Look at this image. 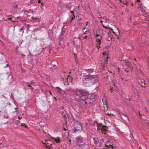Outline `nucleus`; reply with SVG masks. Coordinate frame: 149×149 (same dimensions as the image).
Instances as JSON below:
<instances>
[{
    "label": "nucleus",
    "mask_w": 149,
    "mask_h": 149,
    "mask_svg": "<svg viewBox=\"0 0 149 149\" xmlns=\"http://www.w3.org/2000/svg\"><path fill=\"white\" fill-rule=\"evenodd\" d=\"M97 74L91 75H87L85 76L84 82L87 83V85H91L98 82Z\"/></svg>",
    "instance_id": "obj_1"
},
{
    "label": "nucleus",
    "mask_w": 149,
    "mask_h": 149,
    "mask_svg": "<svg viewBox=\"0 0 149 149\" xmlns=\"http://www.w3.org/2000/svg\"><path fill=\"white\" fill-rule=\"evenodd\" d=\"M77 89L69 88L66 89L65 90L71 92L72 93L71 97L72 99L76 101H78L81 97L80 95L77 92Z\"/></svg>",
    "instance_id": "obj_2"
},
{
    "label": "nucleus",
    "mask_w": 149,
    "mask_h": 149,
    "mask_svg": "<svg viewBox=\"0 0 149 149\" xmlns=\"http://www.w3.org/2000/svg\"><path fill=\"white\" fill-rule=\"evenodd\" d=\"M78 101L79 104L83 106L84 107H86V106L89 107L91 106V102H89L88 100H87L86 98L81 97Z\"/></svg>",
    "instance_id": "obj_3"
},
{
    "label": "nucleus",
    "mask_w": 149,
    "mask_h": 149,
    "mask_svg": "<svg viewBox=\"0 0 149 149\" xmlns=\"http://www.w3.org/2000/svg\"><path fill=\"white\" fill-rule=\"evenodd\" d=\"M74 127L73 128L72 130L74 132L82 130V125L79 122H75L74 124Z\"/></svg>",
    "instance_id": "obj_4"
},
{
    "label": "nucleus",
    "mask_w": 149,
    "mask_h": 149,
    "mask_svg": "<svg viewBox=\"0 0 149 149\" xmlns=\"http://www.w3.org/2000/svg\"><path fill=\"white\" fill-rule=\"evenodd\" d=\"M55 91L61 96L64 98H66L68 97V95L65 91L63 90L61 88L58 87H56L55 88Z\"/></svg>",
    "instance_id": "obj_5"
},
{
    "label": "nucleus",
    "mask_w": 149,
    "mask_h": 149,
    "mask_svg": "<svg viewBox=\"0 0 149 149\" xmlns=\"http://www.w3.org/2000/svg\"><path fill=\"white\" fill-rule=\"evenodd\" d=\"M87 100L89 102H91V105L92 102H94L96 99L95 95L93 93L88 94L87 97Z\"/></svg>",
    "instance_id": "obj_6"
},
{
    "label": "nucleus",
    "mask_w": 149,
    "mask_h": 149,
    "mask_svg": "<svg viewBox=\"0 0 149 149\" xmlns=\"http://www.w3.org/2000/svg\"><path fill=\"white\" fill-rule=\"evenodd\" d=\"M99 31V30L96 31L97 33L95 36L96 38L97 41V45H98L97 46V47L98 49H99L100 48V46H98V45L101 44V42L102 38V36L101 35L99 34L98 33V32Z\"/></svg>",
    "instance_id": "obj_7"
},
{
    "label": "nucleus",
    "mask_w": 149,
    "mask_h": 149,
    "mask_svg": "<svg viewBox=\"0 0 149 149\" xmlns=\"http://www.w3.org/2000/svg\"><path fill=\"white\" fill-rule=\"evenodd\" d=\"M106 127L105 126L102 125V124H97V130H101L102 133L105 134L107 130Z\"/></svg>",
    "instance_id": "obj_8"
},
{
    "label": "nucleus",
    "mask_w": 149,
    "mask_h": 149,
    "mask_svg": "<svg viewBox=\"0 0 149 149\" xmlns=\"http://www.w3.org/2000/svg\"><path fill=\"white\" fill-rule=\"evenodd\" d=\"M75 140L77 143H84L86 139L85 138L80 136L76 137Z\"/></svg>",
    "instance_id": "obj_9"
},
{
    "label": "nucleus",
    "mask_w": 149,
    "mask_h": 149,
    "mask_svg": "<svg viewBox=\"0 0 149 149\" xmlns=\"http://www.w3.org/2000/svg\"><path fill=\"white\" fill-rule=\"evenodd\" d=\"M80 93V96L81 97L86 98L88 95V92L84 89H81L79 91Z\"/></svg>",
    "instance_id": "obj_10"
},
{
    "label": "nucleus",
    "mask_w": 149,
    "mask_h": 149,
    "mask_svg": "<svg viewBox=\"0 0 149 149\" xmlns=\"http://www.w3.org/2000/svg\"><path fill=\"white\" fill-rule=\"evenodd\" d=\"M81 39L79 36L77 38H75L74 40V45L77 46H78L81 45Z\"/></svg>",
    "instance_id": "obj_11"
},
{
    "label": "nucleus",
    "mask_w": 149,
    "mask_h": 149,
    "mask_svg": "<svg viewBox=\"0 0 149 149\" xmlns=\"http://www.w3.org/2000/svg\"><path fill=\"white\" fill-rule=\"evenodd\" d=\"M61 76L62 77V79L63 80V81L67 80V81H68L69 78L70 79V77L69 76H68L67 77V75L66 74L65 72H62L61 73Z\"/></svg>",
    "instance_id": "obj_12"
},
{
    "label": "nucleus",
    "mask_w": 149,
    "mask_h": 149,
    "mask_svg": "<svg viewBox=\"0 0 149 149\" xmlns=\"http://www.w3.org/2000/svg\"><path fill=\"white\" fill-rule=\"evenodd\" d=\"M88 25L87 23H86V25L85 27H84L83 29V32H84V33L87 34L88 33H89V31H90V29L88 28V27H86V26Z\"/></svg>",
    "instance_id": "obj_13"
},
{
    "label": "nucleus",
    "mask_w": 149,
    "mask_h": 149,
    "mask_svg": "<svg viewBox=\"0 0 149 149\" xmlns=\"http://www.w3.org/2000/svg\"><path fill=\"white\" fill-rule=\"evenodd\" d=\"M108 53L106 52H104L103 53V57H104L103 58L104 62H105V63H107V59L108 58Z\"/></svg>",
    "instance_id": "obj_14"
},
{
    "label": "nucleus",
    "mask_w": 149,
    "mask_h": 149,
    "mask_svg": "<svg viewBox=\"0 0 149 149\" xmlns=\"http://www.w3.org/2000/svg\"><path fill=\"white\" fill-rule=\"evenodd\" d=\"M74 13V12L73 11H72L71 13L70 14V18L69 19L70 20V21L69 22L70 23L75 18V15Z\"/></svg>",
    "instance_id": "obj_15"
},
{
    "label": "nucleus",
    "mask_w": 149,
    "mask_h": 149,
    "mask_svg": "<svg viewBox=\"0 0 149 149\" xmlns=\"http://www.w3.org/2000/svg\"><path fill=\"white\" fill-rule=\"evenodd\" d=\"M106 147L107 149H114L116 148L115 146H113L112 145L109 144H106Z\"/></svg>",
    "instance_id": "obj_16"
},
{
    "label": "nucleus",
    "mask_w": 149,
    "mask_h": 149,
    "mask_svg": "<svg viewBox=\"0 0 149 149\" xmlns=\"http://www.w3.org/2000/svg\"><path fill=\"white\" fill-rule=\"evenodd\" d=\"M51 138L52 140L55 141L57 143H60V139L59 137H58L56 138H55L52 137Z\"/></svg>",
    "instance_id": "obj_17"
},
{
    "label": "nucleus",
    "mask_w": 149,
    "mask_h": 149,
    "mask_svg": "<svg viewBox=\"0 0 149 149\" xmlns=\"http://www.w3.org/2000/svg\"><path fill=\"white\" fill-rule=\"evenodd\" d=\"M136 1H137L136 5H137V7L139 8L141 7L142 6V4L141 3H139V2H140V0H136Z\"/></svg>",
    "instance_id": "obj_18"
},
{
    "label": "nucleus",
    "mask_w": 149,
    "mask_h": 149,
    "mask_svg": "<svg viewBox=\"0 0 149 149\" xmlns=\"http://www.w3.org/2000/svg\"><path fill=\"white\" fill-rule=\"evenodd\" d=\"M47 123V120L44 121L43 120H42L40 122V125L43 126L45 125Z\"/></svg>",
    "instance_id": "obj_19"
},
{
    "label": "nucleus",
    "mask_w": 149,
    "mask_h": 149,
    "mask_svg": "<svg viewBox=\"0 0 149 149\" xmlns=\"http://www.w3.org/2000/svg\"><path fill=\"white\" fill-rule=\"evenodd\" d=\"M94 139V142L95 143L97 144L99 143V140L97 137H94L93 138Z\"/></svg>",
    "instance_id": "obj_20"
},
{
    "label": "nucleus",
    "mask_w": 149,
    "mask_h": 149,
    "mask_svg": "<svg viewBox=\"0 0 149 149\" xmlns=\"http://www.w3.org/2000/svg\"><path fill=\"white\" fill-rule=\"evenodd\" d=\"M121 117L124 120H128V118L125 114H123V116H121Z\"/></svg>",
    "instance_id": "obj_21"
},
{
    "label": "nucleus",
    "mask_w": 149,
    "mask_h": 149,
    "mask_svg": "<svg viewBox=\"0 0 149 149\" xmlns=\"http://www.w3.org/2000/svg\"><path fill=\"white\" fill-rule=\"evenodd\" d=\"M13 77L12 75L10 74L8 75V77L7 78V79L9 81H11Z\"/></svg>",
    "instance_id": "obj_22"
},
{
    "label": "nucleus",
    "mask_w": 149,
    "mask_h": 149,
    "mask_svg": "<svg viewBox=\"0 0 149 149\" xmlns=\"http://www.w3.org/2000/svg\"><path fill=\"white\" fill-rule=\"evenodd\" d=\"M82 23L81 22H79L78 21H77L74 24V25L75 26H81L82 25Z\"/></svg>",
    "instance_id": "obj_23"
},
{
    "label": "nucleus",
    "mask_w": 149,
    "mask_h": 149,
    "mask_svg": "<svg viewBox=\"0 0 149 149\" xmlns=\"http://www.w3.org/2000/svg\"><path fill=\"white\" fill-rule=\"evenodd\" d=\"M140 84L143 87H145L146 86L145 83L144 82V81L143 80H141Z\"/></svg>",
    "instance_id": "obj_24"
},
{
    "label": "nucleus",
    "mask_w": 149,
    "mask_h": 149,
    "mask_svg": "<svg viewBox=\"0 0 149 149\" xmlns=\"http://www.w3.org/2000/svg\"><path fill=\"white\" fill-rule=\"evenodd\" d=\"M17 8V4H14L13 5V8H14V11H15Z\"/></svg>",
    "instance_id": "obj_25"
},
{
    "label": "nucleus",
    "mask_w": 149,
    "mask_h": 149,
    "mask_svg": "<svg viewBox=\"0 0 149 149\" xmlns=\"http://www.w3.org/2000/svg\"><path fill=\"white\" fill-rule=\"evenodd\" d=\"M133 89L134 91V93L136 94H138V91L136 88L134 87L133 88Z\"/></svg>",
    "instance_id": "obj_26"
},
{
    "label": "nucleus",
    "mask_w": 149,
    "mask_h": 149,
    "mask_svg": "<svg viewBox=\"0 0 149 149\" xmlns=\"http://www.w3.org/2000/svg\"><path fill=\"white\" fill-rule=\"evenodd\" d=\"M87 72L89 73H91L93 72V70L92 69H88L87 70Z\"/></svg>",
    "instance_id": "obj_27"
},
{
    "label": "nucleus",
    "mask_w": 149,
    "mask_h": 149,
    "mask_svg": "<svg viewBox=\"0 0 149 149\" xmlns=\"http://www.w3.org/2000/svg\"><path fill=\"white\" fill-rule=\"evenodd\" d=\"M120 1L121 2H123V4H125L127 3V2L126 0H120Z\"/></svg>",
    "instance_id": "obj_28"
},
{
    "label": "nucleus",
    "mask_w": 149,
    "mask_h": 149,
    "mask_svg": "<svg viewBox=\"0 0 149 149\" xmlns=\"http://www.w3.org/2000/svg\"><path fill=\"white\" fill-rule=\"evenodd\" d=\"M149 109V105L148 107H146L145 108V109L147 112H148V111Z\"/></svg>",
    "instance_id": "obj_29"
},
{
    "label": "nucleus",
    "mask_w": 149,
    "mask_h": 149,
    "mask_svg": "<svg viewBox=\"0 0 149 149\" xmlns=\"http://www.w3.org/2000/svg\"><path fill=\"white\" fill-rule=\"evenodd\" d=\"M103 63H104L103 64V65H102H102H101V66H102V67L103 68H104V67H105V66L106 65V63H105V62H104V61L103 62Z\"/></svg>",
    "instance_id": "obj_30"
},
{
    "label": "nucleus",
    "mask_w": 149,
    "mask_h": 149,
    "mask_svg": "<svg viewBox=\"0 0 149 149\" xmlns=\"http://www.w3.org/2000/svg\"><path fill=\"white\" fill-rule=\"evenodd\" d=\"M63 39V35L62 34H61L59 37V40L60 41L62 39Z\"/></svg>",
    "instance_id": "obj_31"
},
{
    "label": "nucleus",
    "mask_w": 149,
    "mask_h": 149,
    "mask_svg": "<svg viewBox=\"0 0 149 149\" xmlns=\"http://www.w3.org/2000/svg\"><path fill=\"white\" fill-rule=\"evenodd\" d=\"M118 113L120 115V116H121H121H123V114H124L122 112H120V111H118Z\"/></svg>",
    "instance_id": "obj_32"
},
{
    "label": "nucleus",
    "mask_w": 149,
    "mask_h": 149,
    "mask_svg": "<svg viewBox=\"0 0 149 149\" xmlns=\"http://www.w3.org/2000/svg\"><path fill=\"white\" fill-rule=\"evenodd\" d=\"M127 65L130 68H131V69L133 68L132 67V66L130 65V63L128 64Z\"/></svg>",
    "instance_id": "obj_33"
},
{
    "label": "nucleus",
    "mask_w": 149,
    "mask_h": 149,
    "mask_svg": "<svg viewBox=\"0 0 149 149\" xmlns=\"http://www.w3.org/2000/svg\"><path fill=\"white\" fill-rule=\"evenodd\" d=\"M10 19L13 22H15L16 21L15 19H13L12 18H10Z\"/></svg>",
    "instance_id": "obj_34"
},
{
    "label": "nucleus",
    "mask_w": 149,
    "mask_h": 149,
    "mask_svg": "<svg viewBox=\"0 0 149 149\" xmlns=\"http://www.w3.org/2000/svg\"><path fill=\"white\" fill-rule=\"evenodd\" d=\"M33 81H31L30 83H29V84H31V85H33Z\"/></svg>",
    "instance_id": "obj_35"
},
{
    "label": "nucleus",
    "mask_w": 149,
    "mask_h": 149,
    "mask_svg": "<svg viewBox=\"0 0 149 149\" xmlns=\"http://www.w3.org/2000/svg\"><path fill=\"white\" fill-rule=\"evenodd\" d=\"M83 38H84V39H87L88 38V36H83Z\"/></svg>",
    "instance_id": "obj_36"
},
{
    "label": "nucleus",
    "mask_w": 149,
    "mask_h": 149,
    "mask_svg": "<svg viewBox=\"0 0 149 149\" xmlns=\"http://www.w3.org/2000/svg\"><path fill=\"white\" fill-rule=\"evenodd\" d=\"M77 19L79 20V21H80L81 20V18H79V17H78Z\"/></svg>",
    "instance_id": "obj_37"
},
{
    "label": "nucleus",
    "mask_w": 149,
    "mask_h": 149,
    "mask_svg": "<svg viewBox=\"0 0 149 149\" xmlns=\"http://www.w3.org/2000/svg\"><path fill=\"white\" fill-rule=\"evenodd\" d=\"M74 56L75 57V58H77V56L76 54L74 53Z\"/></svg>",
    "instance_id": "obj_38"
},
{
    "label": "nucleus",
    "mask_w": 149,
    "mask_h": 149,
    "mask_svg": "<svg viewBox=\"0 0 149 149\" xmlns=\"http://www.w3.org/2000/svg\"><path fill=\"white\" fill-rule=\"evenodd\" d=\"M0 44H1V45H3V43L2 42L1 40H0Z\"/></svg>",
    "instance_id": "obj_39"
},
{
    "label": "nucleus",
    "mask_w": 149,
    "mask_h": 149,
    "mask_svg": "<svg viewBox=\"0 0 149 149\" xmlns=\"http://www.w3.org/2000/svg\"><path fill=\"white\" fill-rule=\"evenodd\" d=\"M30 85H31V84H30L29 83V84H28V86L29 87H31V88H33L32 86H31Z\"/></svg>",
    "instance_id": "obj_40"
},
{
    "label": "nucleus",
    "mask_w": 149,
    "mask_h": 149,
    "mask_svg": "<svg viewBox=\"0 0 149 149\" xmlns=\"http://www.w3.org/2000/svg\"><path fill=\"white\" fill-rule=\"evenodd\" d=\"M107 114L109 116H112H112L113 115V114H111V113H110V114L108 113V114Z\"/></svg>",
    "instance_id": "obj_41"
},
{
    "label": "nucleus",
    "mask_w": 149,
    "mask_h": 149,
    "mask_svg": "<svg viewBox=\"0 0 149 149\" xmlns=\"http://www.w3.org/2000/svg\"><path fill=\"white\" fill-rule=\"evenodd\" d=\"M80 109H81V111H80V109H79V111H80V112H81V113L82 112H83V109H81V108H80Z\"/></svg>",
    "instance_id": "obj_42"
},
{
    "label": "nucleus",
    "mask_w": 149,
    "mask_h": 149,
    "mask_svg": "<svg viewBox=\"0 0 149 149\" xmlns=\"http://www.w3.org/2000/svg\"><path fill=\"white\" fill-rule=\"evenodd\" d=\"M8 19H10V18H11L10 17V15H8Z\"/></svg>",
    "instance_id": "obj_43"
},
{
    "label": "nucleus",
    "mask_w": 149,
    "mask_h": 149,
    "mask_svg": "<svg viewBox=\"0 0 149 149\" xmlns=\"http://www.w3.org/2000/svg\"><path fill=\"white\" fill-rule=\"evenodd\" d=\"M21 55H22V56H25L24 54H21Z\"/></svg>",
    "instance_id": "obj_44"
},
{
    "label": "nucleus",
    "mask_w": 149,
    "mask_h": 149,
    "mask_svg": "<svg viewBox=\"0 0 149 149\" xmlns=\"http://www.w3.org/2000/svg\"><path fill=\"white\" fill-rule=\"evenodd\" d=\"M38 3H41V2H40V0H38Z\"/></svg>",
    "instance_id": "obj_45"
},
{
    "label": "nucleus",
    "mask_w": 149,
    "mask_h": 149,
    "mask_svg": "<svg viewBox=\"0 0 149 149\" xmlns=\"http://www.w3.org/2000/svg\"><path fill=\"white\" fill-rule=\"evenodd\" d=\"M24 29L23 28H21L20 29V31H22Z\"/></svg>",
    "instance_id": "obj_46"
},
{
    "label": "nucleus",
    "mask_w": 149,
    "mask_h": 149,
    "mask_svg": "<svg viewBox=\"0 0 149 149\" xmlns=\"http://www.w3.org/2000/svg\"><path fill=\"white\" fill-rule=\"evenodd\" d=\"M139 115H140V116H141V114H140L139 111Z\"/></svg>",
    "instance_id": "obj_47"
},
{
    "label": "nucleus",
    "mask_w": 149,
    "mask_h": 149,
    "mask_svg": "<svg viewBox=\"0 0 149 149\" xmlns=\"http://www.w3.org/2000/svg\"><path fill=\"white\" fill-rule=\"evenodd\" d=\"M113 89V88H111V89H110V90L111 91V92H112V91H112V90Z\"/></svg>",
    "instance_id": "obj_48"
},
{
    "label": "nucleus",
    "mask_w": 149,
    "mask_h": 149,
    "mask_svg": "<svg viewBox=\"0 0 149 149\" xmlns=\"http://www.w3.org/2000/svg\"><path fill=\"white\" fill-rule=\"evenodd\" d=\"M148 14L147 16H148V17H149V13H148V14Z\"/></svg>",
    "instance_id": "obj_49"
},
{
    "label": "nucleus",
    "mask_w": 149,
    "mask_h": 149,
    "mask_svg": "<svg viewBox=\"0 0 149 149\" xmlns=\"http://www.w3.org/2000/svg\"><path fill=\"white\" fill-rule=\"evenodd\" d=\"M15 111H17V108H15Z\"/></svg>",
    "instance_id": "obj_50"
},
{
    "label": "nucleus",
    "mask_w": 149,
    "mask_h": 149,
    "mask_svg": "<svg viewBox=\"0 0 149 149\" xmlns=\"http://www.w3.org/2000/svg\"><path fill=\"white\" fill-rule=\"evenodd\" d=\"M41 5H42V6L43 5V3H41Z\"/></svg>",
    "instance_id": "obj_51"
},
{
    "label": "nucleus",
    "mask_w": 149,
    "mask_h": 149,
    "mask_svg": "<svg viewBox=\"0 0 149 149\" xmlns=\"http://www.w3.org/2000/svg\"><path fill=\"white\" fill-rule=\"evenodd\" d=\"M103 142H104V143H106V141H103Z\"/></svg>",
    "instance_id": "obj_52"
},
{
    "label": "nucleus",
    "mask_w": 149,
    "mask_h": 149,
    "mask_svg": "<svg viewBox=\"0 0 149 149\" xmlns=\"http://www.w3.org/2000/svg\"><path fill=\"white\" fill-rule=\"evenodd\" d=\"M75 61L76 62H77V60L76 59H75Z\"/></svg>",
    "instance_id": "obj_53"
},
{
    "label": "nucleus",
    "mask_w": 149,
    "mask_h": 149,
    "mask_svg": "<svg viewBox=\"0 0 149 149\" xmlns=\"http://www.w3.org/2000/svg\"><path fill=\"white\" fill-rule=\"evenodd\" d=\"M49 141V140H46L45 141L47 142V141Z\"/></svg>",
    "instance_id": "obj_54"
},
{
    "label": "nucleus",
    "mask_w": 149,
    "mask_h": 149,
    "mask_svg": "<svg viewBox=\"0 0 149 149\" xmlns=\"http://www.w3.org/2000/svg\"><path fill=\"white\" fill-rule=\"evenodd\" d=\"M31 1V2L32 3V1H34V0H32Z\"/></svg>",
    "instance_id": "obj_55"
},
{
    "label": "nucleus",
    "mask_w": 149,
    "mask_h": 149,
    "mask_svg": "<svg viewBox=\"0 0 149 149\" xmlns=\"http://www.w3.org/2000/svg\"><path fill=\"white\" fill-rule=\"evenodd\" d=\"M20 118H20V117H18V118H19V119H20Z\"/></svg>",
    "instance_id": "obj_56"
},
{
    "label": "nucleus",
    "mask_w": 149,
    "mask_h": 149,
    "mask_svg": "<svg viewBox=\"0 0 149 149\" xmlns=\"http://www.w3.org/2000/svg\"><path fill=\"white\" fill-rule=\"evenodd\" d=\"M71 141V140H69V142H70Z\"/></svg>",
    "instance_id": "obj_57"
},
{
    "label": "nucleus",
    "mask_w": 149,
    "mask_h": 149,
    "mask_svg": "<svg viewBox=\"0 0 149 149\" xmlns=\"http://www.w3.org/2000/svg\"><path fill=\"white\" fill-rule=\"evenodd\" d=\"M114 88H115V85H114Z\"/></svg>",
    "instance_id": "obj_58"
},
{
    "label": "nucleus",
    "mask_w": 149,
    "mask_h": 149,
    "mask_svg": "<svg viewBox=\"0 0 149 149\" xmlns=\"http://www.w3.org/2000/svg\"><path fill=\"white\" fill-rule=\"evenodd\" d=\"M64 128V129L65 130H66V129L65 128Z\"/></svg>",
    "instance_id": "obj_59"
},
{
    "label": "nucleus",
    "mask_w": 149,
    "mask_h": 149,
    "mask_svg": "<svg viewBox=\"0 0 149 149\" xmlns=\"http://www.w3.org/2000/svg\"><path fill=\"white\" fill-rule=\"evenodd\" d=\"M145 13H146V14H147L146 12H145Z\"/></svg>",
    "instance_id": "obj_60"
},
{
    "label": "nucleus",
    "mask_w": 149,
    "mask_h": 149,
    "mask_svg": "<svg viewBox=\"0 0 149 149\" xmlns=\"http://www.w3.org/2000/svg\"><path fill=\"white\" fill-rule=\"evenodd\" d=\"M24 126H25V127H26V125H24Z\"/></svg>",
    "instance_id": "obj_61"
},
{
    "label": "nucleus",
    "mask_w": 149,
    "mask_h": 149,
    "mask_svg": "<svg viewBox=\"0 0 149 149\" xmlns=\"http://www.w3.org/2000/svg\"><path fill=\"white\" fill-rule=\"evenodd\" d=\"M8 66V64H7L6 65V66Z\"/></svg>",
    "instance_id": "obj_62"
},
{
    "label": "nucleus",
    "mask_w": 149,
    "mask_h": 149,
    "mask_svg": "<svg viewBox=\"0 0 149 149\" xmlns=\"http://www.w3.org/2000/svg\"><path fill=\"white\" fill-rule=\"evenodd\" d=\"M106 107H107H107H108L107 106H106Z\"/></svg>",
    "instance_id": "obj_63"
},
{
    "label": "nucleus",
    "mask_w": 149,
    "mask_h": 149,
    "mask_svg": "<svg viewBox=\"0 0 149 149\" xmlns=\"http://www.w3.org/2000/svg\"><path fill=\"white\" fill-rule=\"evenodd\" d=\"M140 149H141V148H140Z\"/></svg>",
    "instance_id": "obj_64"
}]
</instances>
